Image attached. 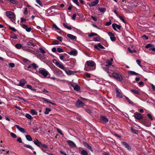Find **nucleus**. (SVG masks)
<instances>
[{
	"mask_svg": "<svg viewBox=\"0 0 155 155\" xmlns=\"http://www.w3.org/2000/svg\"><path fill=\"white\" fill-rule=\"evenodd\" d=\"M102 68L103 70L107 72L110 77H112L118 81H120L122 80V77L120 74L114 72L113 71L107 68L102 67Z\"/></svg>",
	"mask_w": 155,
	"mask_h": 155,
	"instance_id": "obj_1",
	"label": "nucleus"
},
{
	"mask_svg": "<svg viewBox=\"0 0 155 155\" xmlns=\"http://www.w3.org/2000/svg\"><path fill=\"white\" fill-rule=\"evenodd\" d=\"M37 47L35 43L30 42V52L36 56H38L40 52L37 51Z\"/></svg>",
	"mask_w": 155,
	"mask_h": 155,
	"instance_id": "obj_2",
	"label": "nucleus"
},
{
	"mask_svg": "<svg viewBox=\"0 0 155 155\" xmlns=\"http://www.w3.org/2000/svg\"><path fill=\"white\" fill-rule=\"evenodd\" d=\"M38 72L44 76V78H50L51 75L49 72L45 69L40 68L38 70Z\"/></svg>",
	"mask_w": 155,
	"mask_h": 155,
	"instance_id": "obj_3",
	"label": "nucleus"
},
{
	"mask_svg": "<svg viewBox=\"0 0 155 155\" xmlns=\"http://www.w3.org/2000/svg\"><path fill=\"white\" fill-rule=\"evenodd\" d=\"M96 65L95 63L92 60H90L86 61L85 64L84 69L86 71H88L87 67L86 66L90 67H93Z\"/></svg>",
	"mask_w": 155,
	"mask_h": 155,
	"instance_id": "obj_4",
	"label": "nucleus"
},
{
	"mask_svg": "<svg viewBox=\"0 0 155 155\" xmlns=\"http://www.w3.org/2000/svg\"><path fill=\"white\" fill-rule=\"evenodd\" d=\"M6 15L7 17L10 19H14L15 17L14 13L11 11L6 12Z\"/></svg>",
	"mask_w": 155,
	"mask_h": 155,
	"instance_id": "obj_5",
	"label": "nucleus"
},
{
	"mask_svg": "<svg viewBox=\"0 0 155 155\" xmlns=\"http://www.w3.org/2000/svg\"><path fill=\"white\" fill-rule=\"evenodd\" d=\"M84 105V103L81 101L79 99L77 100L75 104L76 106L78 108L82 107Z\"/></svg>",
	"mask_w": 155,
	"mask_h": 155,
	"instance_id": "obj_6",
	"label": "nucleus"
},
{
	"mask_svg": "<svg viewBox=\"0 0 155 155\" xmlns=\"http://www.w3.org/2000/svg\"><path fill=\"white\" fill-rule=\"evenodd\" d=\"M133 116L136 119L138 120L142 119L143 118L142 115L138 112H135Z\"/></svg>",
	"mask_w": 155,
	"mask_h": 155,
	"instance_id": "obj_7",
	"label": "nucleus"
},
{
	"mask_svg": "<svg viewBox=\"0 0 155 155\" xmlns=\"http://www.w3.org/2000/svg\"><path fill=\"white\" fill-rule=\"evenodd\" d=\"M116 96L120 98H123L122 94L120 90H119L118 88H116Z\"/></svg>",
	"mask_w": 155,
	"mask_h": 155,
	"instance_id": "obj_8",
	"label": "nucleus"
},
{
	"mask_svg": "<svg viewBox=\"0 0 155 155\" xmlns=\"http://www.w3.org/2000/svg\"><path fill=\"white\" fill-rule=\"evenodd\" d=\"M147 48H149L150 49L155 51V47L154 45L151 44H148L145 46Z\"/></svg>",
	"mask_w": 155,
	"mask_h": 155,
	"instance_id": "obj_9",
	"label": "nucleus"
},
{
	"mask_svg": "<svg viewBox=\"0 0 155 155\" xmlns=\"http://www.w3.org/2000/svg\"><path fill=\"white\" fill-rule=\"evenodd\" d=\"M15 126L16 127V128L20 132L25 134H27V132L23 128L21 127H20L17 125H15Z\"/></svg>",
	"mask_w": 155,
	"mask_h": 155,
	"instance_id": "obj_10",
	"label": "nucleus"
},
{
	"mask_svg": "<svg viewBox=\"0 0 155 155\" xmlns=\"http://www.w3.org/2000/svg\"><path fill=\"white\" fill-rule=\"evenodd\" d=\"M56 62L54 63L58 67L61 68L63 70H64L65 68L63 65L59 63V62L56 61V60H54Z\"/></svg>",
	"mask_w": 155,
	"mask_h": 155,
	"instance_id": "obj_11",
	"label": "nucleus"
},
{
	"mask_svg": "<svg viewBox=\"0 0 155 155\" xmlns=\"http://www.w3.org/2000/svg\"><path fill=\"white\" fill-rule=\"evenodd\" d=\"M112 27L113 29L115 31L117 30V29L120 30L121 27L120 25H117L116 23L113 24H112Z\"/></svg>",
	"mask_w": 155,
	"mask_h": 155,
	"instance_id": "obj_12",
	"label": "nucleus"
},
{
	"mask_svg": "<svg viewBox=\"0 0 155 155\" xmlns=\"http://www.w3.org/2000/svg\"><path fill=\"white\" fill-rule=\"evenodd\" d=\"M121 144L124 146L127 150H130L131 148L129 145L126 142H121Z\"/></svg>",
	"mask_w": 155,
	"mask_h": 155,
	"instance_id": "obj_13",
	"label": "nucleus"
},
{
	"mask_svg": "<svg viewBox=\"0 0 155 155\" xmlns=\"http://www.w3.org/2000/svg\"><path fill=\"white\" fill-rule=\"evenodd\" d=\"M108 35L110 37L111 40L112 41H115L116 40V38L114 35L111 32H108Z\"/></svg>",
	"mask_w": 155,
	"mask_h": 155,
	"instance_id": "obj_14",
	"label": "nucleus"
},
{
	"mask_svg": "<svg viewBox=\"0 0 155 155\" xmlns=\"http://www.w3.org/2000/svg\"><path fill=\"white\" fill-rule=\"evenodd\" d=\"M71 86L74 88V89L76 91H78L80 90V87L79 85L74 84H71Z\"/></svg>",
	"mask_w": 155,
	"mask_h": 155,
	"instance_id": "obj_15",
	"label": "nucleus"
},
{
	"mask_svg": "<svg viewBox=\"0 0 155 155\" xmlns=\"http://www.w3.org/2000/svg\"><path fill=\"white\" fill-rule=\"evenodd\" d=\"M100 119L103 123H107L108 121V119L105 117L101 116L100 117Z\"/></svg>",
	"mask_w": 155,
	"mask_h": 155,
	"instance_id": "obj_16",
	"label": "nucleus"
},
{
	"mask_svg": "<svg viewBox=\"0 0 155 155\" xmlns=\"http://www.w3.org/2000/svg\"><path fill=\"white\" fill-rule=\"evenodd\" d=\"M67 143L68 144L72 147H76V144L73 141L68 140L67 141Z\"/></svg>",
	"mask_w": 155,
	"mask_h": 155,
	"instance_id": "obj_17",
	"label": "nucleus"
},
{
	"mask_svg": "<svg viewBox=\"0 0 155 155\" xmlns=\"http://www.w3.org/2000/svg\"><path fill=\"white\" fill-rule=\"evenodd\" d=\"M99 2L98 0H95V1L94 2H91L89 4V5L90 6H95Z\"/></svg>",
	"mask_w": 155,
	"mask_h": 155,
	"instance_id": "obj_18",
	"label": "nucleus"
},
{
	"mask_svg": "<svg viewBox=\"0 0 155 155\" xmlns=\"http://www.w3.org/2000/svg\"><path fill=\"white\" fill-rule=\"evenodd\" d=\"M26 83V82L25 80L24 79H22L20 81L19 85L22 87L24 86Z\"/></svg>",
	"mask_w": 155,
	"mask_h": 155,
	"instance_id": "obj_19",
	"label": "nucleus"
},
{
	"mask_svg": "<svg viewBox=\"0 0 155 155\" xmlns=\"http://www.w3.org/2000/svg\"><path fill=\"white\" fill-rule=\"evenodd\" d=\"M95 48L97 49L98 50H99V48L101 49H104V47L100 43H98L96 45L94 46Z\"/></svg>",
	"mask_w": 155,
	"mask_h": 155,
	"instance_id": "obj_20",
	"label": "nucleus"
},
{
	"mask_svg": "<svg viewBox=\"0 0 155 155\" xmlns=\"http://www.w3.org/2000/svg\"><path fill=\"white\" fill-rule=\"evenodd\" d=\"M68 54L70 55L76 56L78 54V52L76 50H71L70 52H69Z\"/></svg>",
	"mask_w": 155,
	"mask_h": 155,
	"instance_id": "obj_21",
	"label": "nucleus"
},
{
	"mask_svg": "<svg viewBox=\"0 0 155 155\" xmlns=\"http://www.w3.org/2000/svg\"><path fill=\"white\" fill-rule=\"evenodd\" d=\"M33 142L34 144L39 147H40L41 145V142H39L38 140L36 139L33 141Z\"/></svg>",
	"mask_w": 155,
	"mask_h": 155,
	"instance_id": "obj_22",
	"label": "nucleus"
},
{
	"mask_svg": "<svg viewBox=\"0 0 155 155\" xmlns=\"http://www.w3.org/2000/svg\"><path fill=\"white\" fill-rule=\"evenodd\" d=\"M67 37L72 40H76L77 38L76 36L71 34H68Z\"/></svg>",
	"mask_w": 155,
	"mask_h": 155,
	"instance_id": "obj_23",
	"label": "nucleus"
},
{
	"mask_svg": "<svg viewBox=\"0 0 155 155\" xmlns=\"http://www.w3.org/2000/svg\"><path fill=\"white\" fill-rule=\"evenodd\" d=\"M38 68V66L35 63H33L30 65V68H32L36 69Z\"/></svg>",
	"mask_w": 155,
	"mask_h": 155,
	"instance_id": "obj_24",
	"label": "nucleus"
},
{
	"mask_svg": "<svg viewBox=\"0 0 155 155\" xmlns=\"http://www.w3.org/2000/svg\"><path fill=\"white\" fill-rule=\"evenodd\" d=\"M42 100L45 102H46L47 103H50L53 105H55V104L54 103L52 102H50L48 99H46L45 98L43 97L42 98Z\"/></svg>",
	"mask_w": 155,
	"mask_h": 155,
	"instance_id": "obj_25",
	"label": "nucleus"
},
{
	"mask_svg": "<svg viewBox=\"0 0 155 155\" xmlns=\"http://www.w3.org/2000/svg\"><path fill=\"white\" fill-rule=\"evenodd\" d=\"M130 91L134 94H137V95H139L140 94L139 92L137 90H136L134 89H131Z\"/></svg>",
	"mask_w": 155,
	"mask_h": 155,
	"instance_id": "obj_26",
	"label": "nucleus"
},
{
	"mask_svg": "<svg viewBox=\"0 0 155 155\" xmlns=\"http://www.w3.org/2000/svg\"><path fill=\"white\" fill-rule=\"evenodd\" d=\"M98 10L101 13H104L106 11V9L105 8H99Z\"/></svg>",
	"mask_w": 155,
	"mask_h": 155,
	"instance_id": "obj_27",
	"label": "nucleus"
},
{
	"mask_svg": "<svg viewBox=\"0 0 155 155\" xmlns=\"http://www.w3.org/2000/svg\"><path fill=\"white\" fill-rule=\"evenodd\" d=\"M22 27L23 28L26 30V31L28 32H29V28L28 27L27 25L25 24H23V25Z\"/></svg>",
	"mask_w": 155,
	"mask_h": 155,
	"instance_id": "obj_28",
	"label": "nucleus"
},
{
	"mask_svg": "<svg viewBox=\"0 0 155 155\" xmlns=\"http://www.w3.org/2000/svg\"><path fill=\"white\" fill-rule=\"evenodd\" d=\"M80 153L82 155H88L87 152L85 150H83L81 151Z\"/></svg>",
	"mask_w": 155,
	"mask_h": 155,
	"instance_id": "obj_29",
	"label": "nucleus"
},
{
	"mask_svg": "<svg viewBox=\"0 0 155 155\" xmlns=\"http://www.w3.org/2000/svg\"><path fill=\"white\" fill-rule=\"evenodd\" d=\"M128 73L130 75H137L138 74L136 73V72L133 71H129Z\"/></svg>",
	"mask_w": 155,
	"mask_h": 155,
	"instance_id": "obj_30",
	"label": "nucleus"
},
{
	"mask_svg": "<svg viewBox=\"0 0 155 155\" xmlns=\"http://www.w3.org/2000/svg\"><path fill=\"white\" fill-rule=\"evenodd\" d=\"M51 110L50 108H46L44 112V114H48Z\"/></svg>",
	"mask_w": 155,
	"mask_h": 155,
	"instance_id": "obj_31",
	"label": "nucleus"
},
{
	"mask_svg": "<svg viewBox=\"0 0 155 155\" xmlns=\"http://www.w3.org/2000/svg\"><path fill=\"white\" fill-rule=\"evenodd\" d=\"M30 112L32 115H37L38 114V112H36L35 110H31Z\"/></svg>",
	"mask_w": 155,
	"mask_h": 155,
	"instance_id": "obj_32",
	"label": "nucleus"
},
{
	"mask_svg": "<svg viewBox=\"0 0 155 155\" xmlns=\"http://www.w3.org/2000/svg\"><path fill=\"white\" fill-rule=\"evenodd\" d=\"M66 73L68 75H71L73 74V71H71L69 70H65Z\"/></svg>",
	"mask_w": 155,
	"mask_h": 155,
	"instance_id": "obj_33",
	"label": "nucleus"
},
{
	"mask_svg": "<svg viewBox=\"0 0 155 155\" xmlns=\"http://www.w3.org/2000/svg\"><path fill=\"white\" fill-rule=\"evenodd\" d=\"M97 34L94 32H92L90 33L88 35V36L89 37H91L94 36H97Z\"/></svg>",
	"mask_w": 155,
	"mask_h": 155,
	"instance_id": "obj_34",
	"label": "nucleus"
},
{
	"mask_svg": "<svg viewBox=\"0 0 155 155\" xmlns=\"http://www.w3.org/2000/svg\"><path fill=\"white\" fill-rule=\"evenodd\" d=\"M106 63H107V64H106L105 65L107 67H109L112 64L111 62L109 60H108L106 61Z\"/></svg>",
	"mask_w": 155,
	"mask_h": 155,
	"instance_id": "obj_35",
	"label": "nucleus"
},
{
	"mask_svg": "<svg viewBox=\"0 0 155 155\" xmlns=\"http://www.w3.org/2000/svg\"><path fill=\"white\" fill-rule=\"evenodd\" d=\"M131 131L132 133L135 134H137L138 133V130L136 129L131 128Z\"/></svg>",
	"mask_w": 155,
	"mask_h": 155,
	"instance_id": "obj_36",
	"label": "nucleus"
},
{
	"mask_svg": "<svg viewBox=\"0 0 155 155\" xmlns=\"http://www.w3.org/2000/svg\"><path fill=\"white\" fill-rule=\"evenodd\" d=\"M36 2L41 7H43V4L42 2L40 0H36Z\"/></svg>",
	"mask_w": 155,
	"mask_h": 155,
	"instance_id": "obj_37",
	"label": "nucleus"
},
{
	"mask_svg": "<svg viewBox=\"0 0 155 155\" xmlns=\"http://www.w3.org/2000/svg\"><path fill=\"white\" fill-rule=\"evenodd\" d=\"M63 25L65 28L68 29V30H71L72 29L71 28V27L68 26L64 23H63Z\"/></svg>",
	"mask_w": 155,
	"mask_h": 155,
	"instance_id": "obj_38",
	"label": "nucleus"
},
{
	"mask_svg": "<svg viewBox=\"0 0 155 155\" xmlns=\"http://www.w3.org/2000/svg\"><path fill=\"white\" fill-rule=\"evenodd\" d=\"M15 47L16 48L18 49H20L21 48H22V45L19 44H17L15 45Z\"/></svg>",
	"mask_w": 155,
	"mask_h": 155,
	"instance_id": "obj_39",
	"label": "nucleus"
},
{
	"mask_svg": "<svg viewBox=\"0 0 155 155\" xmlns=\"http://www.w3.org/2000/svg\"><path fill=\"white\" fill-rule=\"evenodd\" d=\"M66 55V54H64L63 55H61L59 57L60 59L61 60L64 61V58L65 57V55Z\"/></svg>",
	"mask_w": 155,
	"mask_h": 155,
	"instance_id": "obj_40",
	"label": "nucleus"
},
{
	"mask_svg": "<svg viewBox=\"0 0 155 155\" xmlns=\"http://www.w3.org/2000/svg\"><path fill=\"white\" fill-rule=\"evenodd\" d=\"M53 27L56 30L60 31V29L54 24L53 25Z\"/></svg>",
	"mask_w": 155,
	"mask_h": 155,
	"instance_id": "obj_41",
	"label": "nucleus"
},
{
	"mask_svg": "<svg viewBox=\"0 0 155 155\" xmlns=\"http://www.w3.org/2000/svg\"><path fill=\"white\" fill-rule=\"evenodd\" d=\"M126 99L130 104L132 105H134V103L132 101L130 100L128 97H126Z\"/></svg>",
	"mask_w": 155,
	"mask_h": 155,
	"instance_id": "obj_42",
	"label": "nucleus"
},
{
	"mask_svg": "<svg viewBox=\"0 0 155 155\" xmlns=\"http://www.w3.org/2000/svg\"><path fill=\"white\" fill-rule=\"evenodd\" d=\"M147 116L150 120H152L153 119V117L152 116L151 114H147Z\"/></svg>",
	"mask_w": 155,
	"mask_h": 155,
	"instance_id": "obj_43",
	"label": "nucleus"
},
{
	"mask_svg": "<svg viewBox=\"0 0 155 155\" xmlns=\"http://www.w3.org/2000/svg\"><path fill=\"white\" fill-rule=\"evenodd\" d=\"M10 134L11 136L13 138H15L17 137L16 135L12 132H10Z\"/></svg>",
	"mask_w": 155,
	"mask_h": 155,
	"instance_id": "obj_44",
	"label": "nucleus"
},
{
	"mask_svg": "<svg viewBox=\"0 0 155 155\" xmlns=\"http://www.w3.org/2000/svg\"><path fill=\"white\" fill-rule=\"evenodd\" d=\"M85 110L87 113L89 114L92 112L91 110L88 108H85Z\"/></svg>",
	"mask_w": 155,
	"mask_h": 155,
	"instance_id": "obj_45",
	"label": "nucleus"
},
{
	"mask_svg": "<svg viewBox=\"0 0 155 155\" xmlns=\"http://www.w3.org/2000/svg\"><path fill=\"white\" fill-rule=\"evenodd\" d=\"M57 51L59 53H61V52H64L63 50L61 48H58Z\"/></svg>",
	"mask_w": 155,
	"mask_h": 155,
	"instance_id": "obj_46",
	"label": "nucleus"
},
{
	"mask_svg": "<svg viewBox=\"0 0 155 155\" xmlns=\"http://www.w3.org/2000/svg\"><path fill=\"white\" fill-rule=\"evenodd\" d=\"M39 49L41 51V52L43 54H45L46 53L45 51L42 48H40Z\"/></svg>",
	"mask_w": 155,
	"mask_h": 155,
	"instance_id": "obj_47",
	"label": "nucleus"
},
{
	"mask_svg": "<svg viewBox=\"0 0 155 155\" xmlns=\"http://www.w3.org/2000/svg\"><path fill=\"white\" fill-rule=\"evenodd\" d=\"M94 41H101V40L98 37H95L94 38Z\"/></svg>",
	"mask_w": 155,
	"mask_h": 155,
	"instance_id": "obj_48",
	"label": "nucleus"
},
{
	"mask_svg": "<svg viewBox=\"0 0 155 155\" xmlns=\"http://www.w3.org/2000/svg\"><path fill=\"white\" fill-rule=\"evenodd\" d=\"M57 132L59 133L60 134H61V135H64V134H63L62 133L61 131L58 128H57Z\"/></svg>",
	"mask_w": 155,
	"mask_h": 155,
	"instance_id": "obj_49",
	"label": "nucleus"
},
{
	"mask_svg": "<svg viewBox=\"0 0 155 155\" xmlns=\"http://www.w3.org/2000/svg\"><path fill=\"white\" fill-rule=\"evenodd\" d=\"M136 62L138 64L140 67H141V65L140 64H141V61L139 59H137L136 60Z\"/></svg>",
	"mask_w": 155,
	"mask_h": 155,
	"instance_id": "obj_50",
	"label": "nucleus"
},
{
	"mask_svg": "<svg viewBox=\"0 0 155 155\" xmlns=\"http://www.w3.org/2000/svg\"><path fill=\"white\" fill-rule=\"evenodd\" d=\"M74 3L76 4L78 6H79L78 0H72Z\"/></svg>",
	"mask_w": 155,
	"mask_h": 155,
	"instance_id": "obj_51",
	"label": "nucleus"
},
{
	"mask_svg": "<svg viewBox=\"0 0 155 155\" xmlns=\"http://www.w3.org/2000/svg\"><path fill=\"white\" fill-rule=\"evenodd\" d=\"M9 65L11 68H13L15 67V64L13 63H10L9 64Z\"/></svg>",
	"mask_w": 155,
	"mask_h": 155,
	"instance_id": "obj_52",
	"label": "nucleus"
},
{
	"mask_svg": "<svg viewBox=\"0 0 155 155\" xmlns=\"http://www.w3.org/2000/svg\"><path fill=\"white\" fill-rule=\"evenodd\" d=\"M142 37L144 40H147L148 39V37L147 36L145 35H143Z\"/></svg>",
	"mask_w": 155,
	"mask_h": 155,
	"instance_id": "obj_53",
	"label": "nucleus"
},
{
	"mask_svg": "<svg viewBox=\"0 0 155 155\" xmlns=\"http://www.w3.org/2000/svg\"><path fill=\"white\" fill-rule=\"evenodd\" d=\"M9 29H11V30L13 31H16V29L14 27H11L10 26L9 27Z\"/></svg>",
	"mask_w": 155,
	"mask_h": 155,
	"instance_id": "obj_54",
	"label": "nucleus"
},
{
	"mask_svg": "<svg viewBox=\"0 0 155 155\" xmlns=\"http://www.w3.org/2000/svg\"><path fill=\"white\" fill-rule=\"evenodd\" d=\"M120 20H121L124 23H125V21L124 19H123V18L120 16H118V17Z\"/></svg>",
	"mask_w": 155,
	"mask_h": 155,
	"instance_id": "obj_55",
	"label": "nucleus"
},
{
	"mask_svg": "<svg viewBox=\"0 0 155 155\" xmlns=\"http://www.w3.org/2000/svg\"><path fill=\"white\" fill-rule=\"evenodd\" d=\"M17 141L19 142L20 143H22V141L21 139V137H19L18 138L17 140Z\"/></svg>",
	"mask_w": 155,
	"mask_h": 155,
	"instance_id": "obj_56",
	"label": "nucleus"
},
{
	"mask_svg": "<svg viewBox=\"0 0 155 155\" xmlns=\"http://www.w3.org/2000/svg\"><path fill=\"white\" fill-rule=\"evenodd\" d=\"M49 92V91H48L46 90L45 88H44L42 91V92L43 93H48Z\"/></svg>",
	"mask_w": 155,
	"mask_h": 155,
	"instance_id": "obj_57",
	"label": "nucleus"
},
{
	"mask_svg": "<svg viewBox=\"0 0 155 155\" xmlns=\"http://www.w3.org/2000/svg\"><path fill=\"white\" fill-rule=\"evenodd\" d=\"M111 24V20H110L109 22H107L105 25L106 26H109Z\"/></svg>",
	"mask_w": 155,
	"mask_h": 155,
	"instance_id": "obj_58",
	"label": "nucleus"
},
{
	"mask_svg": "<svg viewBox=\"0 0 155 155\" xmlns=\"http://www.w3.org/2000/svg\"><path fill=\"white\" fill-rule=\"evenodd\" d=\"M26 20V19L21 18V22L23 23L25 22Z\"/></svg>",
	"mask_w": 155,
	"mask_h": 155,
	"instance_id": "obj_59",
	"label": "nucleus"
},
{
	"mask_svg": "<svg viewBox=\"0 0 155 155\" xmlns=\"http://www.w3.org/2000/svg\"><path fill=\"white\" fill-rule=\"evenodd\" d=\"M77 15L79 16L80 18H83L84 17L83 15L81 13H78Z\"/></svg>",
	"mask_w": 155,
	"mask_h": 155,
	"instance_id": "obj_60",
	"label": "nucleus"
},
{
	"mask_svg": "<svg viewBox=\"0 0 155 155\" xmlns=\"http://www.w3.org/2000/svg\"><path fill=\"white\" fill-rule=\"evenodd\" d=\"M43 147L44 148L47 149L48 148V146L46 144H41V146Z\"/></svg>",
	"mask_w": 155,
	"mask_h": 155,
	"instance_id": "obj_61",
	"label": "nucleus"
},
{
	"mask_svg": "<svg viewBox=\"0 0 155 155\" xmlns=\"http://www.w3.org/2000/svg\"><path fill=\"white\" fill-rule=\"evenodd\" d=\"M57 38L60 41H62V38L61 36H58Z\"/></svg>",
	"mask_w": 155,
	"mask_h": 155,
	"instance_id": "obj_62",
	"label": "nucleus"
},
{
	"mask_svg": "<svg viewBox=\"0 0 155 155\" xmlns=\"http://www.w3.org/2000/svg\"><path fill=\"white\" fill-rule=\"evenodd\" d=\"M91 17L92 18V19L95 21H96L97 20V18L96 17L93 16H91Z\"/></svg>",
	"mask_w": 155,
	"mask_h": 155,
	"instance_id": "obj_63",
	"label": "nucleus"
},
{
	"mask_svg": "<svg viewBox=\"0 0 155 155\" xmlns=\"http://www.w3.org/2000/svg\"><path fill=\"white\" fill-rule=\"evenodd\" d=\"M151 86L153 89V91H155V86L153 84H151Z\"/></svg>",
	"mask_w": 155,
	"mask_h": 155,
	"instance_id": "obj_64",
	"label": "nucleus"
}]
</instances>
